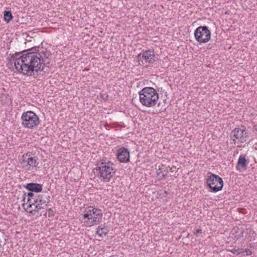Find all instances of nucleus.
<instances>
[{"label": "nucleus", "mask_w": 257, "mask_h": 257, "mask_svg": "<svg viewBox=\"0 0 257 257\" xmlns=\"http://www.w3.org/2000/svg\"><path fill=\"white\" fill-rule=\"evenodd\" d=\"M108 231L109 230L107 226L101 225L98 226L96 233L100 237H103L107 234Z\"/></svg>", "instance_id": "obj_16"}, {"label": "nucleus", "mask_w": 257, "mask_h": 257, "mask_svg": "<svg viewBox=\"0 0 257 257\" xmlns=\"http://www.w3.org/2000/svg\"><path fill=\"white\" fill-rule=\"evenodd\" d=\"M240 250H242V249H235V248H232L231 249H229L228 251L230 252H231L233 254H239L241 253Z\"/></svg>", "instance_id": "obj_18"}, {"label": "nucleus", "mask_w": 257, "mask_h": 257, "mask_svg": "<svg viewBox=\"0 0 257 257\" xmlns=\"http://www.w3.org/2000/svg\"><path fill=\"white\" fill-rule=\"evenodd\" d=\"M241 253H243V255H250L252 254V251L250 249L246 248L243 251H241Z\"/></svg>", "instance_id": "obj_19"}, {"label": "nucleus", "mask_w": 257, "mask_h": 257, "mask_svg": "<svg viewBox=\"0 0 257 257\" xmlns=\"http://www.w3.org/2000/svg\"><path fill=\"white\" fill-rule=\"evenodd\" d=\"M82 216V221L84 225L90 227L100 222L102 213L101 210L89 206L85 209Z\"/></svg>", "instance_id": "obj_4"}, {"label": "nucleus", "mask_w": 257, "mask_h": 257, "mask_svg": "<svg viewBox=\"0 0 257 257\" xmlns=\"http://www.w3.org/2000/svg\"><path fill=\"white\" fill-rule=\"evenodd\" d=\"M26 188L29 191L39 192L42 190V185L40 184L31 183L27 185Z\"/></svg>", "instance_id": "obj_15"}, {"label": "nucleus", "mask_w": 257, "mask_h": 257, "mask_svg": "<svg viewBox=\"0 0 257 257\" xmlns=\"http://www.w3.org/2000/svg\"><path fill=\"white\" fill-rule=\"evenodd\" d=\"M24 158L21 162L22 168L27 172H32L36 169L39 164L38 159L36 157H25V155L23 156Z\"/></svg>", "instance_id": "obj_8"}, {"label": "nucleus", "mask_w": 257, "mask_h": 257, "mask_svg": "<svg viewBox=\"0 0 257 257\" xmlns=\"http://www.w3.org/2000/svg\"><path fill=\"white\" fill-rule=\"evenodd\" d=\"M247 137L248 132L245 127L235 128L230 134V137L234 143H235L236 140H238L241 143H244Z\"/></svg>", "instance_id": "obj_9"}, {"label": "nucleus", "mask_w": 257, "mask_h": 257, "mask_svg": "<svg viewBox=\"0 0 257 257\" xmlns=\"http://www.w3.org/2000/svg\"><path fill=\"white\" fill-rule=\"evenodd\" d=\"M50 197L48 196L46 197V200H44L42 199V197L41 196H38L37 198H36V205L35 208L33 209L31 211L38 212L40 209L43 208V205L47 206L49 202H50Z\"/></svg>", "instance_id": "obj_12"}, {"label": "nucleus", "mask_w": 257, "mask_h": 257, "mask_svg": "<svg viewBox=\"0 0 257 257\" xmlns=\"http://www.w3.org/2000/svg\"><path fill=\"white\" fill-rule=\"evenodd\" d=\"M23 201V205L24 206L25 205H26L27 209L33 207H34V208H35L36 198H26V197H24Z\"/></svg>", "instance_id": "obj_14"}, {"label": "nucleus", "mask_w": 257, "mask_h": 257, "mask_svg": "<svg viewBox=\"0 0 257 257\" xmlns=\"http://www.w3.org/2000/svg\"><path fill=\"white\" fill-rule=\"evenodd\" d=\"M95 169L98 178L104 182H110L115 173V165L106 159H102L97 162Z\"/></svg>", "instance_id": "obj_2"}, {"label": "nucleus", "mask_w": 257, "mask_h": 257, "mask_svg": "<svg viewBox=\"0 0 257 257\" xmlns=\"http://www.w3.org/2000/svg\"><path fill=\"white\" fill-rule=\"evenodd\" d=\"M206 183L213 192H217L222 189L223 181L219 176L211 174L206 180Z\"/></svg>", "instance_id": "obj_7"}, {"label": "nucleus", "mask_w": 257, "mask_h": 257, "mask_svg": "<svg viewBox=\"0 0 257 257\" xmlns=\"http://www.w3.org/2000/svg\"><path fill=\"white\" fill-rule=\"evenodd\" d=\"M51 53L47 49L39 48L36 52H24L23 54L15 53L10 58L17 71L23 75L32 76L34 72L43 70L46 64L49 63L48 59Z\"/></svg>", "instance_id": "obj_1"}, {"label": "nucleus", "mask_w": 257, "mask_h": 257, "mask_svg": "<svg viewBox=\"0 0 257 257\" xmlns=\"http://www.w3.org/2000/svg\"><path fill=\"white\" fill-rule=\"evenodd\" d=\"M21 124L25 128L33 129L40 123L38 116L33 111L29 110L24 112L21 116Z\"/></svg>", "instance_id": "obj_5"}, {"label": "nucleus", "mask_w": 257, "mask_h": 257, "mask_svg": "<svg viewBox=\"0 0 257 257\" xmlns=\"http://www.w3.org/2000/svg\"><path fill=\"white\" fill-rule=\"evenodd\" d=\"M141 103L147 107L155 106L159 100V94L157 90L152 87H145L139 92Z\"/></svg>", "instance_id": "obj_3"}, {"label": "nucleus", "mask_w": 257, "mask_h": 257, "mask_svg": "<svg viewBox=\"0 0 257 257\" xmlns=\"http://www.w3.org/2000/svg\"><path fill=\"white\" fill-rule=\"evenodd\" d=\"M24 197H26V198H27V197L35 198L34 197V194L32 192H29L27 195H26V194H25Z\"/></svg>", "instance_id": "obj_21"}, {"label": "nucleus", "mask_w": 257, "mask_h": 257, "mask_svg": "<svg viewBox=\"0 0 257 257\" xmlns=\"http://www.w3.org/2000/svg\"><path fill=\"white\" fill-rule=\"evenodd\" d=\"M240 233L242 234L243 233L242 230H240Z\"/></svg>", "instance_id": "obj_23"}, {"label": "nucleus", "mask_w": 257, "mask_h": 257, "mask_svg": "<svg viewBox=\"0 0 257 257\" xmlns=\"http://www.w3.org/2000/svg\"><path fill=\"white\" fill-rule=\"evenodd\" d=\"M137 58L139 60V64L140 65V62H142V63L144 64L141 59H143L146 63L152 64L156 61V57L154 51L149 50L143 51L142 53L138 54L137 55Z\"/></svg>", "instance_id": "obj_10"}, {"label": "nucleus", "mask_w": 257, "mask_h": 257, "mask_svg": "<svg viewBox=\"0 0 257 257\" xmlns=\"http://www.w3.org/2000/svg\"><path fill=\"white\" fill-rule=\"evenodd\" d=\"M116 157L117 160L122 163H127L130 161V152L123 147L118 149Z\"/></svg>", "instance_id": "obj_11"}, {"label": "nucleus", "mask_w": 257, "mask_h": 257, "mask_svg": "<svg viewBox=\"0 0 257 257\" xmlns=\"http://www.w3.org/2000/svg\"><path fill=\"white\" fill-rule=\"evenodd\" d=\"M202 231L201 229L197 228L196 229H194V234L196 236H198L200 234H201Z\"/></svg>", "instance_id": "obj_20"}, {"label": "nucleus", "mask_w": 257, "mask_h": 257, "mask_svg": "<svg viewBox=\"0 0 257 257\" xmlns=\"http://www.w3.org/2000/svg\"><path fill=\"white\" fill-rule=\"evenodd\" d=\"M248 163V162L246 160L245 155L241 154L238 158L236 169L239 172L244 171L246 169Z\"/></svg>", "instance_id": "obj_13"}, {"label": "nucleus", "mask_w": 257, "mask_h": 257, "mask_svg": "<svg viewBox=\"0 0 257 257\" xmlns=\"http://www.w3.org/2000/svg\"><path fill=\"white\" fill-rule=\"evenodd\" d=\"M13 17L10 11H5L4 12V19L6 22H9L13 19Z\"/></svg>", "instance_id": "obj_17"}, {"label": "nucleus", "mask_w": 257, "mask_h": 257, "mask_svg": "<svg viewBox=\"0 0 257 257\" xmlns=\"http://www.w3.org/2000/svg\"><path fill=\"white\" fill-rule=\"evenodd\" d=\"M211 32L207 26H199L194 31V38L199 44L206 43L211 39Z\"/></svg>", "instance_id": "obj_6"}, {"label": "nucleus", "mask_w": 257, "mask_h": 257, "mask_svg": "<svg viewBox=\"0 0 257 257\" xmlns=\"http://www.w3.org/2000/svg\"><path fill=\"white\" fill-rule=\"evenodd\" d=\"M248 240H251V238H249V237H245Z\"/></svg>", "instance_id": "obj_22"}]
</instances>
